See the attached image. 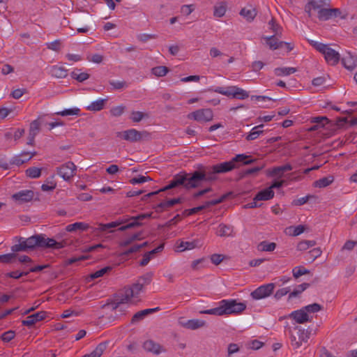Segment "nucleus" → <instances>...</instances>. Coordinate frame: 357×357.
<instances>
[{
	"mask_svg": "<svg viewBox=\"0 0 357 357\" xmlns=\"http://www.w3.org/2000/svg\"><path fill=\"white\" fill-rule=\"evenodd\" d=\"M50 74L56 78H64L68 75V71L63 66H54L50 69Z\"/></svg>",
	"mask_w": 357,
	"mask_h": 357,
	"instance_id": "nucleus-33",
	"label": "nucleus"
},
{
	"mask_svg": "<svg viewBox=\"0 0 357 357\" xmlns=\"http://www.w3.org/2000/svg\"><path fill=\"white\" fill-rule=\"evenodd\" d=\"M216 234L221 237L233 236V227L222 223L220 224L217 229Z\"/></svg>",
	"mask_w": 357,
	"mask_h": 357,
	"instance_id": "nucleus-31",
	"label": "nucleus"
},
{
	"mask_svg": "<svg viewBox=\"0 0 357 357\" xmlns=\"http://www.w3.org/2000/svg\"><path fill=\"white\" fill-rule=\"evenodd\" d=\"M56 187V182L54 181V175L49 176L45 183L41 186V189L44 192L52 191Z\"/></svg>",
	"mask_w": 357,
	"mask_h": 357,
	"instance_id": "nucleus-36",
	"label": "nucleus"
},
{
	"mask_svg": "<svg viewBox=\"0 0 357 357\" xmlns=\"http://www.w3.org/2000/svg\"><path fill=\"white\" fill-rule=\"evenodd\" d=\"M274 191L269 188L260 190L255 197V200L266 201L270 200L274 197Z\"/></svg>",
	"mask_w": 357,
	"mask_h": 357,
	"instance_id": "nucleus-28",
	"label": "nucleus"
},
{
	"mask_svg": "<svg viewBox=\"0 0 357 357\" xmlns=\"http://www.w3.org/2000/svg\"><path fill=\"white\" fill-rule=\"evenodd\" d=\"M112 270L111 266L104 267L98 271H95L94 273L90 275V278L91 280H94L100 277H102L105 274L109 272Z\"/></svg>",
	"mask_w": 357,
	"mask_h": 357,
	"instance_id": "nucleus-55",
	"label": "nucleus"
},
{
	"mask_svg": "<svg viewBox=\"0 0 357 357\" xmlns=\"http://www.w3.org/2000/svg\"><path fill=\"white\" fill-rule=\"evenodd\" d=\"M89 228H91L92 230L94 229L89 226V225L81 222H77L73 224H70L66 226V230L68 232H73L77 230L80 231H86Z\"/></svg>",
	"mask_w": 357,
	"mask_h": 357,
	"instance_id": "nucleus-29",
	"label": "nucleus"
},
{
	"mask_svg": "<svg viewBox=\"0 0 357 357\" xmlns=\"http://www.w3.org/2000/svg\"><path fill=\"white\" fill-rule=\"evenodd\" d=\"M183 175H185L184 177L186 179V181H185V188L187 190L199 187L206 178L202 169L196 170L191 173L183 172Z\"/></svg>",
	"mask_w": 357,
	"mask_h": 357,
	"instance_id": "nucleus-8",
	"label": "nucleus"
},
{
	"mask_svg": "<svg viewBox=\"0 0 357 357\" xmlns=\"http://www.w3.org/2000/svg\"><path fill=\"white\" fill-rule=\"evenodd\" d=\"M256 160L250 159V155L245 154H238L230 161H227L210 167L212 173L222 174L231 171L238 167L237 163L243 165H250L253 163Z\"/></svg>",
	"mask_w": 357,
	"mask_h": 357,
	"instance_id": "nucleus-2",
	"label": "nucleus"
},
{
	"mask_svg": "<svg viewBox=\"0 0 357 357\" xmlns=\"http://www.w3.org/2000/svg\"><path fill=\"white\" fill-rule=\"evenodd\" d=\"M116 136L130 142H137L149 138L150 133L145 130L138 131L132 128L123 132H118Z\"/></svg>",
	"mask_w": 357,
	"mask_h": 357,
	"instance_id": "nucleus-9",
	"label": "nucleus"
},
{
	"mask_svg": "<svg viewBox=\"0 0 357 357\" xmlns=\"http://www.w3.org/2000/svg\"><path fill=\"white\" fill-rule=\"evenodd\" d=\"M47 317L45 311H40L26 317L22 321V324L25 326L31 327L38 321L44 320Z\"/></svg>",
	"mask_w": 357,
	"mask_h": 357,
	"instance_id": "nucleus-16",
	"label": "nucleus"
},
{
	"mask_svg": "<svg viewBox=\"0 0 357 357\" xmlns=\"http://www.w3.org/2000/svg\"><path fill=\"white\" fill-rule=\"evenodd\" d=\"M305 230V227L302 225L298 226H290L287 228V231L290 236H297L301 234Z\"/></svg>",
	"mask_w": 357,
	"mask_h": 357,
	"instance_id": "nucleus-41",
	"label": "nucleus"
},
{
	"mask_svg": "<svg viewBox=\"0 0 357 357\" xmlns=\"http://www.w3.org/2000/svg\"><path fill=\"white\" fill-rule=\"evenodd\" d=\"M310 44L317 51L324 54V59L328 64L335 66L340 61V54L335 50L332 49L328 45L314 40H310Z\"/></svg>",
	"mask_w": 357,
	"mask_h": 357,
	"instance_id": "nucleus-3",
	"label": "nucleus"
},
{
	"mask_svg": "<svg viewBox=\"0 0 357 357\" xmlns=\"http://www.w3.org/2000/svg\"><path fill=\"white\" fill-rule=\"evenodd\" d=\"M264 125L261 124L253 128L251 132L246 136L245 139L248 141H252L257 139L261 134L264 132V130H259V128H263Z\"/></svg>",
	"mask_w": 357,
	"mask_h": 357,
	"instance_id": "nucleus-40",
	"label": "nucleus"
},
{
	"mask_svg": "<svg viewBox=\"0 0 357 357\" xmlns=\"http://www.w3.org/2000/svg\"><path fill=\"white\" fill-rule=\"evenodd\" d=\"M240 15L243 16L248 22H252L257 15V11L255 8H243L240 11Z\"/></svg>",
	"mask_w": 357,
	"mask_h": 357,
	"instance_id": "nucleus-39",
	"label": "nucleus"
},
{
	"mask_svg": "<svg viewBox=\"0 0 357 357\" xmlns=\"http://www.w3.org/2000/svg\"><path fill=\"white\" fill-rule=\"evenodd\" d=\"M34 192L31 190H20L12 195V198L18 204H23L30 202L33 199Z\"/></svg>",
	"mask_w": 357,
	"mask_h": 357,
	"instance_id": "nucleus-15",
	"label": "nucleus"
},
{
	"mask_svg": "<svg viewBox=\"0 0 357 357\" xmlns=\"http://www.w3.org/2000/svg\"><path fill=\"white\" fill-rule=\"evenodd\" d=\"M143 348L147 352H151L155 355L160 354L162 351V346L151 340L145 341L143 344Z\"/></svg>",
	"mask_w": 357,
	"mask_h": 357,
	"instance_id": "nucleus-22",
	"label": "nucleus"
},
{
	"mask_svg": "<svg viewBox=\"0 0 357 357\" xmlns=\"http://www.w3.org/2000/svg\"><path fill=\"white\" fill-rule=\"evenodd\" d=\"M151 73L156 77H164L169 71V69L164 66H159L151 68Z\"/></svg>",
	"mask_w": 357,
	"mask_h": 357,
	"instance_id": "nucleus-42",
	"label": "nucleus"
},
{
	"mask_svg": "<svg viewBox=\"0 0 357 357\" xmlns=\"http://www.w3.org/2000/svg\"><path fill=\"white\" fill-rule=\"evenodd\" d=\"M208 91H214L228 97L231 96L234 98L240 100H244L249 97V94L246 91L236 86H231L227 88L217 87L215 89H208Z\"/></svg>",
	"mask_w": 357,
	"mask_h": 357,
	"instance_id": "nucleus-6",
	"label": "nucleus"
},
{
	"mask_svg": "<svg viewBox=\"0 0 357 357\" xmlns=\"http://www.w3.org/2000/svg\"><path fill=\"white\" fill-rule=\"evenodd\" d=\"M289 317L292 318L298 324H304L310 321L311 319L305 309L302 307L301 310L293 311L289 314Z\"/></svg>",
	"mask_w": 357,
	"mask_h": 357,
	"instance_id": "nucleus-19",
	"label": "nucleus"
},
{
	"mask_svg": "<svg viewBox=\"0 0 357 357\" xmlns=\"http://www.w3.org/2000/svg\"><path fill=\"white\" fill-rule=\"evenodd\" d=\"M109 84L114 90H121L128 86V84L124 80H109Z\"/></svg>",
	"mask_w": 357,
	"mask_h": 357,
	"instance_id": "nucleus-46",
	"label": "nucleus"
},
{
	"mask_svg": "<svg viewBox=\"0 0 357 357\" xmlns=\"http://www.w3.org/2000/svg\"><path fill=\"white\" fill-rule=\"evenodd\" d=\"M24 242L26 243L27 250H33L36 248H52L61 249L70 244L67 239L60 242L56 241L52 238H48L45 234H34L29 238H24Z\"/></svg>",
	"mask_w": 357,
	"mask_h": 357,
	"instance_id": "nucleus-1",
	"label": "nucleus"
},
{
	"mask_svg": "<svg viewBox=\"0 0 357 357\" xmlns=\"http://www.w3.org/2000/svg\"><path fill=\"white\" fill-rule=\"evenodd\" d=\"M151 178L149 176H145L139 175L138 177L132 178L130 180V183L132 185L143 183L144 182L151 181Z\"/></svg>",
	"mask_w": 357,
	"mask_h": 357,
	"instance_id": "nucleus-63",
	"label": "nucleus"
},
{
	"mask_svg": "<svg viewBox=\"0 0 357 357\" xmlns=\"http://www.w3.org/2000/svg\"><path fill=\"white\" fill-rule=\"evenodd\" d=\"M317 244L315 241L304 240L300 241L297 245V250L299 251H304L309 248L314 246Z\"/></svg>",
	"mask_w": 357,
	"mask_h": 357,
	"instance_id": "nucleus-47",
	"label": "nucleus"
},
{
	"mask_svg": "<svg viewBox=\"0 0 357 357\" xmlns=\"http://www.w3.org/2000/svg\"><path fill=\"white\" fill-rule=\"evenodd\" d=\"M310 271L305 268L303 266H296L293 268L292 273L293 276L297 279L303 275L309 273Z\"/></svg>",
	"mask_w": 357,
	"mask_h": 357,
	"instance_id": "nucleus-58",
	"label": "nucleus"
},
{
	"mask_svg": "<svg viewBox=\"0 0 357 357\" xmlns=\"http://www.w3.org/2000/svg\"><path fill=\"white\" fill-rule=\"evenodd\" d=\"M188 117L199 122H207L213 119V114L211 109H199L190 113Z\"/></svg>",
	"mask_w": 357,
	"mask_h": 357,
	"instance_id": "nucleus-12",
	"label": "nucleus"
},
{
	"mask_svg": "<svg viewBox=\"0 0 357 357\" xmlns=\"http://www.w3.org/2000/svg\"><path fill=\"white\" fill-rule=\"evenodd\" d=\"M147 116V114H145L142 112L133 111L131 114L130 119L132 121V122L138 123L141 121L144 118V116Z\"/></svg>",
	"mask_w": 357,
	"mask_h": 357,
	"instance_id": "nucleus-61",
	"label": "nucleus"
},
{
	"mask_svg": "<svg viewBox=\"0 0 357 357\" xmlns=\"http://www.w3.org/2000/svg\"><path fill=\"white\" fill-rule=\"evenodd\" d=\"M334 181V176L332 175H328L327 176L323 177L317 180L314 182V186L316 188H325L331 184Z\"/></svg>",
	"mask_w": 357,
	"mask_h": 357,
	"instance_id": "nucleus-34",
	"label": "nucleus"
},
{
	"mask_svg": "<svg viewBox=\"0 0 357 357\" xmlns=\"http://www.w3.org/2000/svg\"><path fill=\"white\" fill-rule=\"evenodd\" d=\"M70 76L73 79H76L79 82H83L89 78V74L86 73H81L79 69L74 70L71 73Z\"/></svg>",
	"mask_w": 357,
	"mask_h": 357,
	"instance_id": "nucleus-38",
	"label": "nucleus"
},
{
	"mask_svg": "<svg viewBox=\"0 0 357 357\" xmlns=\"http://www.w3.org/2000/svg\"><path fill=\"white\" fill-rule=\"evenodd\" d=\"M226 12V5L224 2H220L214 6L213 15L215 17H221L225 15Z\"/></svg>",
	"mask_w": 357,
	"mask_h": 357,
	"instance_id": "nucleus-45",
	"label": "nucleus"
},
{
	"mask_svg": "<svg viewBox=\"0 0 357 357\" xmlns=\"http://www.w3.org/2000/svg\"><path fill=\"white\" fill-rule=\"evenodd\" d=\"M126 288L128 291H132V297H136L142 291L144 287L139 282H136L132 285V287H127Z\"/></svg>",
	"mask_w": 357,
	"mask_h": 357,
	"instance_id": "nucleus-54",
	"label": "nucleus"
},
{
	"mask_svg": "<svg viewBox=\"0 0 357 357\" xmlns=\"http://www.w3.org/2000/svg\"><path fill=\"white\" fill-rule=\"evenodd\" d=\"M56 114L63 116H79L80 115V109L77 107L71 108V109H66L61 112H56Z\"/></svg>",
	"mask_w": 357,
	"mask_h": 357,
	"instance_id": "nucleus-48",
	"label": "nucleus"
},
{
	"mask_svg": "<svg viewBox=\"0 0 357 357\" xmlns=\"http://www.w3.org/2000/svg\"><path fill=\"white\" fill-rule=\"evenodd\" d=\"M26 175L32 178H39L41 175V169L36 167H31L26 170Z\"/></svg>",
	"mask_w": 357,
	"mask_h": 357,
	"instance_id": "nucleus-49",
	"label": "nucleus"
},
{
	"mask_svg": "<svg viewBox=\"0 0 357 357\" xmlns=\"http://www.w3.org/2000/svg\"><path fill=\"white\" fill-rule=\"evenodd\" d=\"M279 36L273 35L265 37L266 45L271 50H278L283 47V41H279Z\"/></svg>",
	"mask_w": 357,
	"mask_h": 357,
	"instance_id": "nucleus-27",
	"label": "nucleus"
},
{
	"mask_svg": "<svg viewBox=\"0 0 357 357\" xmlns=\"http://www.w3.org/2000/svg\"><path fill=\"white\" fill-rule=\"evenodd\" d=\"M206 324V321L199 319H190L185 322H182L181 325L190 330H196L197 328H202Z\"/></svg>",
	"mask_w": 357,
	"mask_h": 357,
	"instance_id": "nucleus-30",
	"label": "nucleus"
},
{
	"mask_svg": "<svg viewBox=\"0 0 357 357\" xmlns=\"http://www.w3.org/2000/svg\"><path fill=\"white\" fill-rule=\"evenodd\" d=\"M275 287V284L274 283L261 285L252 291L250 296L255 300L266 298L273 293Z\"/></svg>",
	"mask_w": 357,
	"mask_h": 357,
	"instance_id": "nucleus-10",
	"label": "nucleus"
},
{
	"mask_svg": "<svg viewBox=\"0 0 357 357\" xmlns=\"http://www.w3.org/2000/svg\"><path fill=\"white\" fill-rule=\"evenodd\" d=\"M18 257V255H15V253H8L4 255H0V263L2 264H12L14 263L16 260L17 257Z\"/></svg>",
	"mask_w": 357,
	"mask_h": 357,
	"instance_id": "nucleus-44",
	"label": "nucleus"
},
{
	"mask_svg": "<svg viewBox=\"0 0 357 357\" xmlns=\"http://www.w3.org/2000/svg\"><path fill=\"white\" fill-rule=\"evenodd\" d=\"M125 109V106L119 105L112 107L109 112L112 116L117 117L121 116L123 114Z\"/></svg>",
	"mask_w": 357,
	"mask_h": 357,
	"instance_id": "nucleus-62",
	"label": "nucleus"
},
{
	"mask_svg": "<svg viewBox=\"0 0 357 357\" xmlns=\"http://www.w3.org/2000/svg\"><path fill=\"white\" fill-rule=\"evenodd\" d=\"M291 344L294 349L299 348L302 342H307L310 338V332L301 328L300 326H296L294 331L289 330Z\"/></svg>",
	"mask_w": 357,
	"mask_h": 357,
	"instance_id": "nucleus-7",
	"label": "nucleus"
},
{
	"mask_svg": "<svg viewBox=\"0 0 357 357\" xmlns=\"http://www.w3.org/2000/svg\"><path fill=\"white\" fill-rule=\"evenodd\" d=\"M13 241L17 242L18 243L11 246L10 250L12 251V253L18 255L17 253L20 252H28L26 247V243L24 242V237L15 236L13 238Z\"/></svg>",
	"mask_w": 357,
	"mask_h": 357,
	"instance_id": "nucleus-25",
	"label": "nucleus"
},
{
	"mask_svg": "<svg viewBox=\"0 0 357 357\" xmlns=\"http://www.w3.org/2000/svg\"><path fill=\"white\" fill-rule=\"evenodd\" d=\"M183 172H181L174 176L173 178L169 181V184L165 186L164 188L159 190L160 192H166L167 190L178 188L180 186H183L185 188V181H186L185 178L184 177Z\"/></svg>",
	"mask_w": 357,
	"mask_h": 357,
	"instance_id": "nucleus-14",
	"label": "nucleus"
},
{
	"mask_svg": "<svg viewBox=\"0 0 357 357\" xmlns=\"http://www.w3.org/2000/svg\"><path fill=\"white\" fill-rule=\"evenodd\" d=\"M36 152L30 153L27 151H23L20 154L12 158V159L10 160V164L11 165L20 167V165L30 160L36 155Z\"/></svg>",
	"mask_w": 357,
	"mask_h": 357,
	"instance_id": "nucleus-17",
	"label": "nucleus"
},
{
	"mask_svg": "<svg viewBox=\"0 0 357 357\" xmlns=\"http://www.w3.org/2000/svg\"><path fill=\"white\" fill-rule=\"evenodd\" d=\"M293 167L291 164L287 163L284 165L274 167L269 173L271 176L282 177L284 172L291 171Z\"/></svg>",
	"mask_w": 357,
	"mask_h": 357,
	"instance_id": "nucleus-26",
	"label": "nucleus"
},
{
	"mask_svg": "<svg viewBox=\"0 0 357 357\" xmlns=\"http://www.w3.org/2000/svg\"><path fill=\"white\" fill-rule=\"evenodd\" d=\"M76 170V165L70 161L56 167L57 174L66 181H70L75 175Z\"/></svg>",
	"mask_w": 357,
	"mask_h": 357,
	"instance_id": "nucleus-11",
	"label": "nucleus"
},
{
	"mask_svg": "<svg viewBox=\"0 0 357 357\" xmlns=\"http://www.w3.org/2000/svg\"><path fill=\"white\" fill-rule=\"evenodd\" d=\"M307 313H315L323 310V306L318 303H312L303 307Z\"/></svg>",
	"mask_w": 357,
	"mask_h": 357,
	"instance_id": "nucleus-56",
	"label": "nucleus"
},
{
	"mask_svg": "<svg viewBox=\"0 0 357 357\" xmlns=\"http://www.w3.org/2000/svg\"><path fill=\"white\" fill-rule=\"evenodd\" d=\"M312 123H316L317 125L313 126L310 128V130H316L319 127H325L326 125L331 124V121L326 116H316L312 119Z\"/></svg>",
	"mask_w": 357,
	"mask_h": 357,
	"instance_id": "nucleus-32",
	"label": "nucleus"
},
{
	"mask_svg": "<svg viewBox=\"0 0 357 357\" xmlns=\"http://www.w3.org/2000/svg\"><path fill=\"white\" fill-rule=\"evenodd\" d=\"M322 251L320 248H316L311 250L307 254V259H311L312 261L315 260L317 258L321 256Z\"/></svg>",
	"mask_w": 357,
	"mask_h": 357,
	"instance_id": "nucleus-59",
	"label": "nucleus"
},
{
	"mask_svg": "<svg viewBox=\"0 0 357 357\" xmlns=\"http://www.w3.org/2000/svg\"><path fill=\"white\" fill-rule=\"evenodd\" d=\"M325 5L324 0H310L305 6V10L311 16L312 10H319V9H322L324 6Z\"/></svg>",
	"mask_w": 357,
	"mask_h": 357,
	"instance_id": "nucleus-23",
	"label": "nucleus"
},
{
	"mask_svg": "<svg viewBox=\"0 0 357 357\" xmlns=\"http://www.w3.org/2000/svg\"><path fill=\"white\" fill-rule=\"evenodd\" d=\"M196 247V243L194 241H181L177 248L179 252H183L187 250H192Z\"/></svg>",
	"mask_w": 357,
	"mask_h": 357,
	"instance_id": "nucleus-53",
	"label": "nucleus"
},
{
	"mask_svg": "<svg viewBox=\"0 0 357 357\" xmlns=\"http://www.w3.org/2000/svg\"><path fill=\"white\" fill-rule=\"evenodd\" d=\"M314 197H315L314 195H307L305 197H301L299 199H294L292 201V205L302 206L304 204L307 203L310 199L314 198Z\"/></svg>",
	"mask_w": 357,
	"mask_h": 357,
	"instance_id": "nucleus-60",
	"label": "nucleus"
},
{
	"mask_svg": "<svg viewBox=\"0 0 357 357\" xmlns=\"http://www.w3.org/2000/svg\"><path fill=\"white\" fill-rule=\"evenodd\" d=\"M40 122L39 119L33 121L30 123L29 132L30 134L37 135L40 132Z\"/></svg>",
	"mask_w": 357,
	"mask_h": 357,
	"instance_id": "nucleus-57",
	"label": "nucleus"
},
{
	"mask_svg": "<svg viewBox=\"0 0 357 357\" xmlns=\"http://www.w3.org/2000/svg\"><path fill=\"white\" fill-rule=\"evenodd\" d=\"M159 310H160V308L158 307H157L155 308H148V309H145V310L139 311L132 316V317L131 319V324H135L139 322L140 321L143 320L149 314H150L153 312H157Z\"/></svg>",
	"mask_w": 357,
	"mask_h": 357,
	"instance_id": "nucleus-21",
	"label": "nucleus"
},
{
	"mask_svg": "<svg viewBox=\"0 0 357 357\" xmlns=\"http://www.w3.org/2000/svg\"><path fill=\"white\" fill-rule=\"evenodd\" d=\"M330 11L331 8H323L322 9H319V10L318 11L317 17L319 18V20H328L331 19V13Z\"/></svg>",
	"mask_w": 357,
	"mask_h": 357,
	"instance_id": "nucleus-50",
	"label": "nucleus"
},
{
	"mask_svg": "<svg viewBox=\"0 0 357 357\" xmlns=\"http://www.w3.org/2000/svg\"><path fill=\"white\" fill-rule=\"evenodd\" d=\"M15 336V331L10 330V331L4 332L1 335V338L2 341H3L5 342H9L13 339H14Z\"/></svg>",
	"mask_w": 357,
	"mask_h": 357,
	"instance_id": "nucleus-64",
	"label": "nucleus"
},
{
	"mask_svg": "<svg viewBox=\"0 0 357 357\" xmlns=\"http://www.w3.org/2000/svg\"><path fill=\"white\" fill-rule=\"evenodd\" d=\"M275 248H276L275 243H273V242L269 243L266 241H261L258 245V250H259L261 251H264V252H272L275 249Z\"/></svg>",
	"mask_w": 357,
	"mask_h": 357,
	"instance_id": "nucleus-43",
	"label": "nucleus"
},
{
	"mask_svg": "<svg viewBox=\"0 0 357 357\" xmlns=\"http://www.w3.org/2000/svg\"><path fill=\"white\" fill-rule=\"evenodd\" d=\"M201 314H213L217 316H222L223 315V310L222 307V305L219 304V305L216 307L210 309V310H202L199 312Z\"/></svg>",
	"mask_w": 357,
	"mask_h": 357,
	"instance_id": "nucleus-52",
	"label": "nucleus"
},
{
	"mask_svg": "<svg viewBox=\"0 0 357 357\" xmlns=\"http://www.w3.org/2000/svg\"><path fill=\"white\" fill-rule=\"evenodd\" d=\"M219 304L222 305L223 315L239 314L246 309L245 303L237 302L235 299H223Z\"/></svg>",
	"mask_w": 357,
	"mask_h": 357,
	"instance_id": "nucleus-5",
	"label": "nucleus"
},
{
	"mask_svg": "<svg viewBox=\"0 0 357 357\" xmlns=\"http://www.w3.org/2000/svg\"><path fill=\"white\" fill-rule=\"evenodd\" d=\"M153 273L152 272H148L143 275L140 276L137 282L141 283V284L144 287L149 284L152 280Z\"/></svg>",
	"mask_w": 357,
	"mask_h": 357,
	"instance_id": "nucleus-51",
	"label": "nucleus"
},
{
	"mask_svg": "<svg viewBox=\"0 0 357 357\" xmlns=\"http://www.w3.org/2000/svg\"><path fill=\"white\" fill-rule=\"evenodd\" d=\"M127 222H128L127 219H119L116 221L112 222H109L107 224L100 223V224H98V227L97 228H94L93 230H91V231H93V232H95V231H100V232L105 231L107 230L115 228L122 224H125Z\"/></svg>",
	"mask_w": 357,
	"mask_h": 357,
	"instance_id": "nucleus-20",
	"label": "nucleus"
},
{
	"mask_svg": "<svg viewBox=\"0 0 357 357\" xmlns=\"http://www.w3.org/2000/svg\"><path fill=\"white\" fill-rule=\"evenodd\" d=\"M342 63L344 67L348 70H352L357 66V58L350 52L342 59Z\"/></svg>",
	"mask_w": 357,
	"mask_h": 357,
	"instance_id": "nucleus-24",
	"label": "nucleus"
},
{
	"mask_svg": "<svg viewBox=\"0 0 357 357\" xmlns=\"http://www.w3.org/2000/svg\"><path fill=\"white\" fill-rule=\"evenodd\" d=\"M152 213H142L136 216H132L128 220V223L125 225L120 227L118 230L123 231L128 229L137 227L142 225L141 221L151 217Z\"/></svg>",
	"mask_w": 357,
	"mask_h": 357,
	"instance_id": "nucleus-13",
	"label": "nucleus"
},
{
	"mask_svg": "<svg viewBox=\"0 0 357 357\" xmlns=\"http://www.w3.org/2000/svg\"><path fill=\"white\" fill-rule=\"evenodd\" d=\"M132 298L131 291H128L126 287L121 291L114 294V300L112 303H107L102 306L103 308L110 307L112 311H115L120 308L121 314H124L125 310L120 307V305L123 303H127Z\"/></svg>",
	"mask_w": 357,
	"mask_h": 357,
	"instance_id": "nucleus-4",
	"label": "nucleus"
},
{
	"mask_svg": "<svg viewBox=\"0 0 357 357\" xmlns=\"http://www.w3.org/2000/svg\"><path fill=\"white\" fill-rule=\"evenodd\" d=\"M183 199L182 197H178L169 200H164L160 202L158 204L153 206V208L155 210L157 213H161L166 208H170L176 204L182 203Z\"/></svg>",
	"mask_w": 357,
	"mask_h": 357,
	"instance_id": "nucleus-18",
	"label": "nucleus"
},
{
	"mask_svg": "<svg viewBox=\"0 0 357 357\" xmlns=\"http://www.w3.org/2000/svg\"><path fill=\"white\" fill-rule=\"evenodd\" d=\"M296 71L297 69L293 67L276 68L274 70V73L277 76H287L293 74Z\"/></svg>",
	"mask_w": 357,
	"mask_h": 357,
	"instance_id": "nucleus-37",
	"label": "nucleus"
},
{
	"mask_svg": "<svg viewBox=\"0 0 357 357\" xmlns=\"http://www.w3.org/2000/svg\"><path fill=\"white\" fill-rule=\"evenodd\" d=\"M107 101V99H100L98 100H96L93 102H91L89 105L86 107V109L91 112H98L102 110L106 102Z\"/></svg>",
	"mask_w": 357,
	"mask_h": 357,
	"instance_id": "nucleus-35",
	"label": "nucleus"
}]
</instances>
